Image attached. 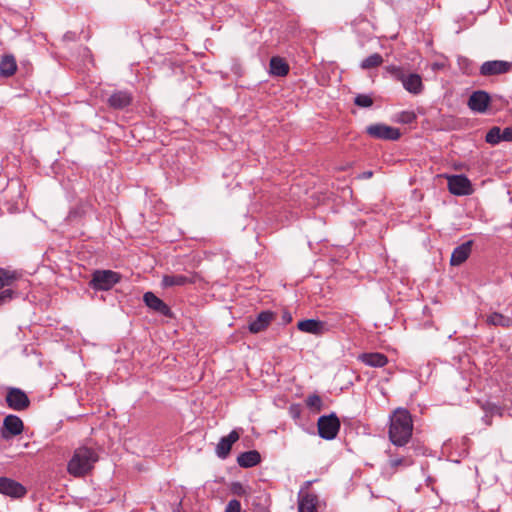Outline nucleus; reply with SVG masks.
<instances>
[{
	"label": "nucleus",
	"mask_w": 512,
	"mask_h": 512,
	"mask_svg": "<svg viewBox=\"0 0 512 512\" xmlns=\"http://www.w3.org/2000/svg\"><path fill=\"white\" fill-rule=\"evenodd\" d=\"M413 421L410 412L397 408L390 416L389 439L399 447L405 446L412 437Z\"/></svg>",
	"instance_id": "f257e3e1"
},
{
	"label": "nucleus",
	"mask_w": 512,
	"mask_h": 512,
	"mask_svg": "<svg viewBox=\"0 0 512 512\" xmlns=\"http://www.w3.org/2000/svg\"><path fill=\"white\" fill-rule=\"evenodd\" d=\"M98 461L97 453L88 447H79L67 465V471L74 477H82L88 474Z\"/></svg>",
	"instance_id": "f03ea898"
},
{
	"label": "nucleus",
	"mask_w": 512,
	"mask_h": 512,
	"mask_svg": "<svg viewBox=\"0 0 512 512\" xmlns=\"http://www.w3.org/2000/svg\"><path fill=\"white\" fill-rule=\"evenodd\" d=\"M386 70L398 81H400L409 93L418 95L420 94L423 89L424 85L422 82V78L417 73H409L406 74L402 68L398 66H387Z\"/></svg>",
	"instance_id": "7ed1b4c3"
},
{
	"label": "nucleus",
	"mask_w": 512,
	"mask_h": 512,
	"mask_svg": "<svg viewBox=\"0 0 512 512\" xmlns=\"http://www.w3.org/2000/svg\"><path fill=\"white\" fill-rule=\"evenodd\" d=\"M120 275L111 270H97L93 273L89 285L99 291L110 290L120 281Z\"/></svg>",
	"instance_id": "20e7f679"
},
{
	"label": "nucleus",
	"mask_w": 512,
	"mask_h": 512,
	"mask_svg": "<svg viewBox=\"0 0 512 512\" xmlns=\"http://www.w3.org/2000/svg\"><path fill=\"white\" fill-rule=\"evenodd\" d=\"M318 433L319 436L326 440H332L336 438L339 429H340V421L336 414L331 413L330 415L321 416L318 419Z\"/></svg>",
	"instance_id": "39448f33"
},
{
	"label": "nucleus",
	"mask_w": 512,
	"mask_h": 512,
	"mask_svg": "<svg viewBox=\"0 0 512 512\" xmlns=\"http://www.w3.org/2000/svg\"><path fill=\"white\" fill-rule=\"evenodd\" d=\"M448 190L457 196H467L473 193L471 181L465 175L447 176Z\"/></svg>",
	"instance_id": "423d86ee"
},
{
	"label": "nucleus",
	"mask_w": 512,
	"mask_h": 512,
	"mask_svg": "<svg viewBox=\"0 0 512 512\" xmlns=\"http://www.w3.org/2000/svg\"><path fill=\"white\" fill-rule=\"evenodd\" d=\"M367 134L376 139L382 140H398L401 133L398 128H394L385 124H372L366 128Z\"/></svg>",
	"instance_id": "0eeeda50"
},
{
	"label": "nucleus",
	"mask_w": 512,
	"mask_h": 512,
	"mask_svg": "<svg viewBox=\"0 0 512 512\" xmlns=\"http://www.w3.org/2000/svg\"><path fill=\"white\" fill-rule=\"evenodd\" d=\"M7 405L16 411H22L29 407L30 400L26 393L19 388H10L6 395Z\"/></svg>",
	"instance_id": "6e6552de"
},
{
	"label": "nucleus",
	"mask_w": 512,
	"mask_h": 512,
	"mask_svg": "<svg viewBox=\"0 0 512 512\" xmlns=\"http://www.w3.org/2000/svg\"><path fill=\"white\" fill-rule=\"evenodd\" d=\"M23 421L16 415H8L3 420V427L1 429V437L5 440L13 436L20 435L23 432Z\"/></svg>",
	"instance_id": "1a4fd4ad"
},
{
	"label": "nucleus",
	"mask_w": 512,
	"mask_h": 512,
	"mask_svg": "<svg viewBox=\"0 0 512 512\" xmlns=\"http://www.w3.org/2000/svg\"><path fill=\"white\" fill-rule=\"evenodd\" d=\"M512 69V62L492 60L484 62L480 67L482 76H493L508 73Z\"/></svg>",
	"instance_id": "9d476101"
},
{
	"label": "nucleus",
	"mask_w": 512,
	"mask_h": 512,
	"mask_svg": "<svg viewBox=\"0 0 512 512\" xmlns=\"http://www.w3.org/2000/svg\"><path fill=\"white\" fill-rule=\"evenodd\" d=\"M26 492V488L21 483L8 477H0L1 494L12 498H21Z\"/></svg>",
	"instance_id": "9b49d317"
},
{
	"label": "nucleus",
	"mask_w": 512,
	"mask_h": 512,
	"mask_svg": "<svg viewBox=\"0 0 512 512\" xmlns=\"http://www.w3.org/2000/svg\"><path fill=\"white\" fill-rule=\"evenodd\" d=\"M197 279L198 275L196 273H189V275L166 274L162 277L161 285L163 288L185 286L196 283Z\"/></svg>",
	"instance_id": "f8f14e48"
},
{
	"label": "nucleus",
	"mask_w": 512,
	"mask_h": 512,
	"mask_svg": "<svg viewBox=\"0 0 512 512\" xmlns=\"http://www.w3.org/2000/svg\"><path fill=\"white\" fill-rule=\"evenodd\" d=\"M319 498L316 494L300 489L298 493L299 512H318Z\"/></svg>",
	"instance_id": "ddd939ff"
},
{
	"label": "nucleus",
	"mask_w": 512,
	"mask_h": 512,
	"mask_svg": "<svg viewBox=\"0 0 512 512\" xmlns=\"http://www.w3.org/2000/svg\"><path fill=\"white\" fill-rule=\"evenodd\" d=\"M490 95L483 90H478L473 92L468 100V107L475 112L485 113L489 103H490Z\"/></svg>",
	"instance_id": "4468645a"
},
{
	"label": "nucleus",
	"mask_w": 512,
	"mask_h": 512,
	"mask_svg": "<svg viewBox=\"0 0 512 512\" xmlns=\"http://www.w3.org/2000/svg\"><path fill=\"white\" fill-rule=\"evenodd\" d=\"M143 301L151 310L160 313L166 317H171L172 312L170 307L164 303L159 297L153 292H146L143 295Z\"/></svg>",
	"instance_id": "2eb2a0df"
},
{
	"label": "nucleus",
	"mask_w": 512,
	"mask_h": 512,
	"mask_svg": "<svg viewBox=\"0 0 512 512\" xmlns=\"http://www.w3.org/2000/svg\"><path fill=\"white\" fill-rule=\"evenodd\" d=\"M133 96L128 91H115L107 99V104L115 110H123L131 105Z\"/></svg>",
	"instance_id": "dca6fc26"
},
{
	"label": "nucleus",
	"mask_w": 512,
	"mask_h": 512,
	"mask_svg": "<svg viewBox=\"0 0 512 512\" xmlns=\"http://www.w3.org/2000/svg\"><path fill=\"white\" fill-rule=\"evenodd\" d=\"M239 437L240 435L236 430H233L229 433V435L222 437L216 445V455L221 459L227 458L231 451L232 445L239 440Z\"/></svg>",
	"instance_id": "f3484780"
},
{
	"label": "nucleus",
	"mask_w": 512,
	"mask_h": 512,
	"mask_svg": "<svg viewBox=\"0 0 512 512\" xmlns=\"http://www.w3.org/2000/svg\"><path fill=\"white\" fill-rule=\"evenodd\" d=\"M297 328L305 333L313 335H323L327 332L326 324L323 321L316 319L301 320L297 323Z\"/></svg>",
	"instance_id": "a211bd4d"
},
{
	"label": "nucleus",
	"mask_w": 512,
	"mask_h": 512,
	"mask_svg": "<svg viewBox=\"0 0 512 512\" xmlns=\"http://www.w3.org/2000/svg\"><path fill=\"white\" fill-rule=\"evenodd\" d=\"M473 241L469 240L457 246L451 255L450 264L452 266H460L463 264L471 254Z\"/></svg>",
	"instance_id": "6ab92c4d"
},
{
	"label": "nucleus",
	"mask_w": 512,
	"mask_h": 512,
	"mask_svg": "<svg viewBox=\"0 0 512 512\" xmlns=\"http://www.w3.org/2000/svg\"><path fill=\"white\" fill-rule=\"evenodd\" d=\"M274 318L275 314L273 312L262 311L258 314L257 318L249 324V331L256 334L266 330Z\"/></svg>",
	"instance_id": "aec40b11"
},
{
	"label": "nucleus",
	"mask_w": 512,
	"mask_h": 512,
	"mask_svg": "<svg viewBox=\"0 0 512 512\" xmlns=\"http://www.w3.org/2000/svg\"><path fill=\"white\" fill-rule=\"evenodd\" d=\"M261 461L260 453L256 450H250L241 453L237 457V463L240 467L251 468L259 464Z\"/></svg>",
	"instance_id": "412c9836"
},
{
	"label": "nucleus",
	"mask_w": 512,
	"mask_h": 512,
	"mask_svg": "<svg viewBox=\"0 0 512 512\" xmlns=\"http://www.w3.org/2000/svg\"><path fill=\"white\" fill-rule=\"evenodd\" d=\"M359 360L371 367H383L388 363L387 357L382 353H363L359 356Z\"/></svg>",
	"instance_id": "4be33fe9"
},
{
	"label": "nucleus",
	"mask_w": 512,
	"mask_h": 512,
	"mask_svg": "<svg viewBox=\"0 0 512 512\" xmlns=\"http://www.w3.org/2000/svg\"><path fill=\"white\" fill-rule=\"evenodd\" d=\"M17 70L16 59L13 55H4L0 60V76L10 77Z\"/></svg>",
	"instance_id": "5701e85b"
},
{
	"label": "nucleus",
	"mask_w": 512,
	"mask_h": 512,
	"mask_svg": "<svg viewBox=\"0 0 512 512\" xmlns=\"http://www.w3.org/2000/svg\"><path fill=\"white\" fill-rule=\"evenodd\" d=\"M289 72V65L280 57H272L270 60V73L274 76L283 77Z\"/></svg>",
	"instance_id": "b1692460"
},
{
	"label": "nucleus",
	"mask_w": 512,
	"mask_h": 512,
	"mask_svg": "<svg viewBox=\"0 0 512 512\" xmlns=\"http://www.w3.org/2000/svg\"><path fill=\"white\" fill-rule=\"evenodd\" d=\"M18 278L19 274L16 271L0 268V290L13 285Z\"/></svg>",
	"instance_id": "393cba45"
},
{
	"label": "nucleus",
	"mask_w": 512,
	"mask_h": 512,
	"mask_svg": "<svg viewBox=\"0 0 512 512\" xmlns=\"http://www.w3.org/2000/svg\"><path fill=\"white\" fill-rule=\"evenodd\" d=\"M487 323L494 326L509 327L512 320L509 317L495 312L487 317Z\"/></svg>",
	"instance_id": "a878e982"
},
{
	"label": "nucleus",
	"mask_w": 512,
	"mask_h": 512,
	"mask_svg": "<svg viewBox=\"0 0 512 512\" xmlns=\"http://www.w3.org/2000/svg\"><path fill=\"white\" fill-rule=\"evenodd\" d=\"M383 58L379 53H374L367 58H365L361 64L360 67L364 70L371 69L378 67L382 64Z\"/></svg>",
	"instance_id": "bb28decb"
},
{
	"label": "nucleus",
	"mask_w": 512,
	"mask_h": 512,
	"mask_svg": "<svg viewBox=\"0 0 512 512\" xmlns=\"http://www.w3.org/2000/svg\"><path fill=\"white\" fill-rule=\"evenodd\" d=\"M485 140L491 145H496L502 141L501 129L497 126L492 127L486 134Z\"/></svg>",
	"instance_id": "cd10ccee"
},
{
	"label": "nucleus",
	"mask_w": 512,
	"mask_h": 512,
	"mask_svg": "<svg viewBox=\"0 0 512 512\" xmlns=\"http://www.w3.org/2000/svg\"><path fill=\"white\" fill-rule=\"evenodd\" d=\"M306 405L310 409L315 410L316 412H320L322 409V399L317 394H312L307 397Z\"/></svg>",
	"instance_id": "c85d7f7f"
},
{
	"label": "nucleus",
	"mask_w": 512,
	"mask_h": 512,
	"mask_svg": "<svg viewBox=\"0 0 512 512\" xmlns=\"http://www.w3.org/2000/svg\"><path fill=\"white\" fill-rule=\"evenodd\" d=\"M388 463L391 468L395 469L399 466L408 467L412 465L413 461L410 457H395L391 458Z\"/></svg>",
	"instance_id": "c756f323"
},
{
	"label": "nucleus",
	"mask_w": 512,
	"mask_h": 512,
	"mask_svg": "<svg viewBox=\"0 0 512 512\" xmlns=\"http://www.w3.org/2000/svg\"><path fill=\"white\" fill-rule=\"evenodd\" d=\"M355 105L363 108H368L373 105V100L366 94H358L354 99Z\"/></svg>",
	"instance_id": "7c9ffc66"
},
{
	"label": "nucleus",
	"mask_w": 512,
	"mask_h": 512,
	"mask_svg": "<svg viewBox=\"0 0 512 512\" xmlns=\"http://www.w3.org/2000/svg\"><path fill=\"white\" fill-rule=\"evenodd\" d=\"M15 292L12 289H5L0 292V306L13 299Z\"/></svg>",
	"instance_id": "2f4dec72"
},
{
	"label": "nucleus",
	"mask_w": 512,
	"mask_h": 512,
	"mask_svg": "<svg viewBox=\"0 0 512 512\" xmlns=\"http://www.w3.org/2000/svg\"><path fill=\"white\" fill-rule=\"evenodd\" d=\"M240 511H241V504L236 499L230 500L225 508V512H240Z\"/></svg>",
	"instance_id": "473e14b6"
},
{
	"label": "nucleus",
	"mask_w": 512,
	"mask_h": 512,
	"mask_svg": "<svg viewBox=\"0 0 512 512\" xmlns=\"http://www.w3.org/2000/svg\"><path fill=\"white\" fill-rule=\"evenodd\" d=\"M232 492L238 496H244L246 494V489L241 483L236 482L232 485Z\"/></svg>",
	"instance_id": "72a5a7b5"
},
{
	"label": "nucleus",
	"mask_w": 512,
	"mask_h": 512,
	"mask_svg": "<svg viewBox=\"0 0 512 512\" xmlns=\"http://www.w3.org/2000/svg\"><path fill=\"white\" fill-rule=\"evenodd\" d=\"M502 141H512V126L506 127L504 130H501Z\"/></svg>",
	"instance_id": "f704fd0d"
},
{
	"label": "nucleus",
	"mask_w": 512,
	"mask_h": 512,
	"mask_svg": "<svg viewBox=\"0 0 512 512\" xmlns=\"http://www.w3.org/2000/svg\"><path fill=\"white\" fill-rule=\"evenodd\" d=\"M415 118H416V116L413 112H405L403 114L402 121L404 123H411Z\"/></svg>",
	"instance_id": "c9c22d12"
},
{
	"label": "nucleus",
	"mask_w": 512,
	"mask_h": 512,
	"mask_svg": "<svg viewBox=\"0 0 512 512\" xmlns=\"http://www.w3.org/2000/svg\"><path fill=\"white\" fill-rule=\"evenodd\" d=\"M253 512H269L267 506L265 504H254Z\"/></svg>",
	"instance_id": "e433bc0d"
},
{
	"label": "nucleus",
	"mask_w": 512,
	"mask_h": 512,
	"mask_svg": "<svg viewBox=\"0 0 512 512\" xmlns=\"http://www.w3.org/2000/svg\"><path fill=\"white\" fill-rule=\"evenodd\" d=\"M282 319H283V321H284L285 323H289V322H291V320H292V316H291V314H290V313H288V312H284V313H283V315H282Z\"/></svg>",
	"instance_id": "4c0bfd02"
},
{
	"label": "nucleus",
	"mask_w": 512,
	"mask_h": 512,
	"mask_svg": "<svg viewBox=\"0 0 512 512\" xmlns=\"http://www.w3.org/2000/svg\"><path fill=\"white\" fill-rule=\"evenodd\" d=\"M372 176H373V172L372 171H365L362 174V177L366 178V179L371 178Z\"/></svg>",
	"instance_id": "58836bf2"
},
{
	"label": "nucleus",
	"mask_w": 512,
	"mask_h": 512,
	"mask_svg": "<svg viewBox=\"0 0 512 512\" xmlns=\"http://www.w3.org/2000/svg\"><path fill=\"white\" fill-rule=\"evenodd\" d=\"M312 484V481H306L303 486L301 487V489H304V491H308L310 485Z\"/></svg>",
	"instance_id": "ea45409f"
}]
</instances>
